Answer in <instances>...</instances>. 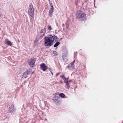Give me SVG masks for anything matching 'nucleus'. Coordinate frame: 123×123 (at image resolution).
<instances>
[{
    "instance_id": "nucleus-1",
    "label": "nucleus",
    "mask_w": 123,
    "mask_h": 123,
    "mask_svg": "<svg viewBox=\"0 0 123 123\" xmlns=\"http://www.w3.org/2000/svg\"><path fill=\"white\" fill-rule=\"evenodd\" d=\"M57 39V37L55 35L53 36L52 35H50L48 37H45L44 45L46 46H51L53 44L54 40H55Z\"/></svg>"
},
{
    "instance_id": "nucleus-2",
    "label": "nucleus",
    "mask_w": 123,
    "mask_h": 123,
    "mask_svg": "<svg viewBox=\"0 0 123 123\" xmlns=\"http://www.w3.org/2000/svg\"><path fill=\"white\" fill-rule=\"evenodd\" d=\"M76 17L82 21L85 20L86 19V15L82 12L80 11L77 12Z\"/></svg>"
},
{
    "instance_id": "nucleus-3",
    "label": "nucleus",
    "mask_w": 123,
    "mask_h": 123,
    "mask_svg": "<svg viewBox=\"0 0 123 123\" xmlns=\"http://www.w3.org/2000/svg\"><path fill=\"white\" fill-rule=\"evenodd\" d=\"M29 7L30 8L28 10L29 13L31 16L32 17L34 13V9L33 6L32 5H30Z\"/></svg>"
},
{
    "instance_id": "nucleus-4",
    "label": "nucleus",
    "mask_w": 123,
    "mask_h": 123,
    "mask_svg": "<svg viewBox=\"0 0 123 123\" xmlns=\"http://www.w3.org/2000/svg\"><path fill=\"white\" fill-rule=\"evenodd\" d=\"M43 71H45L47 68V67L44 63H43L40 65Z\"/></svg>"
},
{
    "instance_id": "nucleus-5",
    "label": "nucleus",
    "mask_w": 123,
    "mask_h": 123,
    "mask_svg": "<svg viewBox=\"0 0 123 123\" xmlns=\"http://www.w3.org/2000/svg\"><path fill=\"white\" fill-rule=\"evenodd\" d=\"M35 62V60L34 59L31 60V61L29 62V64L30 67H33Z\"/></svg>"
},
{
    "instance_id": "nucleus-6",
    "label": "nucleus",
    "mask_w": 123,
    "mask_h": 123,
    "mask_svg": "<svg viewBox=\"0 0 123 123\" xmlns=\"http://www.w3.org/2000/svg\"><path fill=\"white\" fill-rule=\"evenodd\" d=\"M46 31V29L45 28H44L41 31L40 33V35L41 37H42L44 35Z\"/></svg>"
},
{
    "instance_id": "nucleus-7",
    "label": "nucleus",
    "mask_w": 123,
    "mask_h": 123,
    "mask_svg": "<svg viewBox=\"0 0 123 123\" xmlns=\"http://www.w3.org/2000/svg\"><path fill=\"white\" fill-rule=\"evenodd\" d=\"M75 62V61L74 60L73 62L71 63L70 64H69L68 66V68L73 69L74 68V63Z\"/></svg>"
},
{
    "instance_id": "nucleus-8",
    "label": "nucleus",
    "mask_w": 123,
    "mask_h": 123,
    "mask_svg": "<svg viewBox=\"0 0 123 123\" xmlns=\"http://www.w3.org/2000/svg\"><path fill=\"white\" fill-rule=\"evenodd\" d=\"M9 111H10L11 112L13 113L14 112L15 110L14 107L13 106H11L9 108Z\"/></svg>"
},
{
    "instance_id": "nucleus-9",
    "label": "nucleus",
    "mask_w": 123,
    "mask_h": 123,
    "mask_svg": "<svg viewBox=\"0 0 123 123\" xmlns=\"http://www.w3.org/2000/svg\"><path fill=\"white\" fill-rule=\"evenodd\" d=\"M54 9V8H50V9L49 11V16L51 17L52 16V13L53 12V10Z\"/></svg>"
},
{
    "instance_id": "nucleus-10",
    "label": "nucleus",
    "mask_w": 123,
    "mask_h": 123,
    "mask_svg": "<svg viewBox=\"0 0 123 123\" xmlns=\"http://www.w3.org/2000/svg\"><path fill=\"white\" fill-rule=\"evenodd\" d=\"M5 43L6 44L8 45H11L12 44L11 42L8 40H6L5 41Z\"/></svg>"
},
{
    "instance_id": "nucleus-11",
    "label": "nucleus",
    "mask_w": 123,
    "mask_h": 123,
    "mask_svg": "<svg viewBox=\"0 0 123 123\" xmlns=\"http://www.w3.org/2000/svg\"><path fill=\"white\" fill-rule=\"evenodd\" d=\"M59 96L61 97L62 98H65V95L63 93H61L59 94Z\"/></svg>"
},
{
    "instance_id": "nucleus-12",
    "label": "nucleus",
    "mask_w": 123,
    "mask_h": 123,
    "mask_svg": "<svg viewBox=\"0 0 123 123\" xmlns=\"http://www.w3.org/2000/svg\"><path fill=\"white\" fill-rule=\"evenodd\" d=\"M60 44V43L58 42H57L55 43L54 45V47H56L58 45H59Z\"/></svg>"
},
{
    "instance_id": "nucleus-13",
    "label": "nucleus",
    "mask_w": 123,
    "mask_h": 123,
    "mask_svg": "<svg viewBox=\"0 0 123 123\" xmlns=\"http://www.w3.org/2000/svg\"><path fill=\"white\" fill-rule=\"evenodd\" d=\"M64 80L65 83H68V79L67 78H65L63 80Z\"/></svg>"
},
{
    "instance_id": "nucleus-14",
    "label": "nucleus",
    "mask_w": 123,
    "mask_h": 123,
    "mask_svg": "<svg viewBox=\"0 0 123 123\" xmlns=\"http://www.w3.org/2000/svg\"><path fill=\"white\" fill-rule=\"evenodd\" d=\"M67 88L68 89L70 88V86L68 83L66 84Z\"/></svg>"
},
{
    "instance_id": "nucleus-15",
    "label": "nucleus",
    "mask_w": 123,
    "mask_h": 123,
    "mask_svg": "<svg viewBox=\"0 0 123 123\" xmlns=\"http://www.w3.org/2000/svg\"><path fill=\"white\" fill-rule=\"evenodd\" d=\"M50 6V8H54L52 4V3H49Z\"/></svg>"
},
{
    "instance_id": "nucleus-16",
    "label": "nucleus",
    "mask_w": 123,
    "mask_h": 123,
    "mask_svg": "<svg viewBox=\"0 0 123 123\" xmlns=\"http://www.w3.org/2000/svg\"><path fill=\"white\" fill-rule=\"evenodd\" d=\"M53 53L54 54L55 56H56V55H57V52L55 51H53Z\"/></svg>"
},
{
    "instance_id": "nucleus-17",
    "label": "nucleus",
    "mask_w": 123,
    "mask_h": 123,
    "mask_svg": "<svg viewBox=\"0 0 123 123\" xmlns=\"http://www.w3.org/2000/svg\"><path fill=\"white\" fill-rule=\"evenodd\" d=\"M48 29L50 31L51 30V27L50 26H48Z\"/></svg>"
},
{
    "instance_id": "nucleus-18",
    "label": "nucleus",
    "mask_w": 123,
    "mask_h": 123,
    "mask_svg": "<svg viewBox=\"0 0 123 123\" xmlns=\"http://www.w3.org/2000/svg\"><path fill=\"white\" fill-rule=\"evenodd\" d=\"M27 73H28V72H25L24 74V76H26L27 75Z\"/></svg>"
},
{
    "instance_id": "nucleus-19",
    "label": "nucleus",
    "mask_w": 123,
    "mask_h": 123,
    "mask_svg": "<svg viewBox=\"0 0 123 123\" xmlns=\"http://www.w3.org/2000/svg\"><path fill=\"white\" fill-rule=\"evenodd\" d=\"M60 77L62 78L63 80H64L65 77L63 75H62L60 76Z\"/></svg>"
},
{
    "instance_id": "nucleus-20",
    "label": "nucleus",
    "mask_w": 123,
    "mask_h": 123,
    "mask_svg": "<svg viewBox=\"0 0 123 123\" xmlns=\"http://www.w3.org/2000/svg\"><path fill=\"white\" fill-rule=\"evenodd\" d=\"M37 41H38L37 40V39H36L34 41V43H35L36 44V43H37Z\"/></svg>"
},
{
    "instance_id": "nucleus-21",
    "label": "nucleus",
    "mask_w": 123,
    "mask_h": 123,
    "mask_svg": "<svg viewBox=\"0 0 123 123\" xmlns=\"http://www.w3.org/2000/svg\"><path fill=\"white\" fill-rule=\"evenodd\" d=\"M60 73H58L56 74L55 75L56 76H57L59 74H60Z\"/></svg>"
},
{
    "instance_id": "nucleus-22",
    "label": "nucleus",
    "mask_w": 123,
    "mask_h": 123,
    "mask_svg": "<svg viewBox=\"0 0 123 123\" xmlns=\"http://www.w3.org/2000/svg\"><path fill=\"white\" fill-rule=\"evenodd\" d=\"M49 70L51 72H52L51 70L50 69H49Z\"/></svg>"
},
{
    "instance_id": "nucleus-23",
    "label": "nucleus",
    "mask_w": 123,
    "mask_h": 123,
    "mask_svg": "<svg viewBox=\"0 0 123 123\" xmlns=\"http://www.w3.org/2000/svg\"><path fill=\"white\" fill-rule=\"evenodd\" d=\"M51 74L52 75H53V73H52V72H51Z\"/></svg>"
},
{
    "instance_id": "nucleus-24",
    "label": "nucleus",
    "mask_w": 123,
    "mask_h": 123,
    "mask_svg": "<svg viewBox=\"0 0 123 123\" xmlns=\"http://www.w3.org/2000/svg\"><path fill=\"white\" fill-rule=\"evenodd\" d=\"M18 42H19V41L18 40Z\"/></svg>"
},
{
    "instance_id": "nucleus-25",
    "label": "nucleus",
    "mask_w": 123,
    "mask_h": 123,
    "mask_svg": "<svg viewBox=\"0 0 123 123\" xmlns=\"http://www.w3.org/2000/svg\"><path fill=\"white\" fill-rule=\"evenodd\" d=\"M63 25L64 26V24H63Z\"/></svg>"
}]
</instances>
